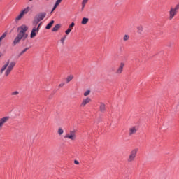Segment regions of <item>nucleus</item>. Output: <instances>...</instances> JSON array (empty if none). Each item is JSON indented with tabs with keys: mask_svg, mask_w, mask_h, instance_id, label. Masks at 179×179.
<instances>
[{
	"mask_svg": "<svg viewBox=\"0 0 179 179\" xmlns=\"http://www.w3.org/2000/svg\"><path fill=\"white\" fill-rule=\"evenodd\" d=\"M88 1L89 0H83L82 5H83V6H86V3H87Z\"/></svg>",
	"mask_w": 179,
	"mask_h": 179,
	"instance_id": "c756f323",
	"label": "nucleus"
},
{
	"mask_svg": "<svg viewBox=\"0 0 179 179\" xmlns=\"http://www.w3.org/2000/svg\"><path fill=\"white\" fill-rule=\"evenodd\" d=\"M124 41H128L129 40V35H124L123 37Z\"/></svg>",
	"mask_w": 179,
	"mask_h": 179,
	"instance_id": "a878e982",
	"label": "nucleus"
},
{
	"mask_svg": "<svg viewBox=\"0 0 179 179\" xmlns=\"http://www.w3.org/2000/svg\"><path fill=\"white\" fill-rule=\"evenodd\" d=\"M138 132V127H131L129 129V136H132V135H135Z\"/></svg>",
	"mask_w": 179,
	"mask_h": 179,
	"instance_id": "1a4fd4ad",
	"label": "nucleus"
},
{
	"mask_svg": "<svg viewBox=\"0 0 179 179\" xmlns=\"http://www.w3.org/2000/svg\"><path fill=\"white\" fill-rule=\"evenodd\" d=\"M8 117H4L0 119V129H2V127H3V125L8 122Z\"/></svg>",
	"mask_w": 179,
	"mask_h": 179,
	"instance_id": "9b49d317",
	"label": "nucleus"
},
{
	"mask_svg": "<svg viewBox=\"0 0 179 179\" xmlns=\"http://www.w3.org/2000/svg\"><path fill=\"white\" fill-rule=\"evenodd\" d=\"M72 79H73V76L70 75V76H67L66 83H69V82H71V80H72Z\"/></svg>",
	"mask_w": 179,
	"mask_h": 179,
	"instance_id": "6ab92c4d",
	"label": "nucleus"
},
{
	"mask_svg": "<svg viewBox=\"0 0 179 179\" xmlns=\"http://www.w3.org/2000/svg\"><path fill=\"white\" fill-rule=\"evenodd\" d=\"M137 33L138 34H143V27L142 25L137 27Z\"/></svg>",
	"mask_w": 179,
	"mask_h": 179,
	"instance_id": "4468645a",
	"label": "nucleus"
},
{
	"mask_svg": "<svg viewBox=\"0 0 179 179\" xmlns=\"http://www.w3.org/2000/svg\"><path fill=\"white\" fill-rule=\"evenodd\" d=\"M99 111H101V113H104V111H106V104L103 103H100Z\"/></svg>",
	"mask_w": 179,
	"mask_h": 179,
	"instance_id": "2eb2a0df",
	"label": "nucleus"
},
{
	"mask_svg": "<svg viewBox=\"0 0 179 179\" xmlns=\"http://www.w3.org/2000/svg\"><path fill=\"white\" fill-rule=\"evenodd\" d=\"M16 66V62H10L8 66L7 69L5 71V76H9L12 71H13V68Z\"/></svg>",
	"mask_w": 179,
	"mask_h": 179,
	"instance_id": "423d86ee",
	"label": "nucleus"
},
{
	"mask_svg": "<svg viewBox=\"0 0 179 179\" xmlns=\"http://www.w3.org/2000/svg\"><path fill=\"white\" fill-rule=\"evenodd\" d=\"M28 50L29 48H24L22 51L20 52V53L19 54V57H22V55H23V54H24V52H26V51H27Z\"/></svg>",
	"mask_w": 179,
	"mask_h": 179,
	"instance_id": "5701e85b",
	"label": "nucleus"
},
{
	"mask_svg": "<svg viewBox=\"0 0 179 179\" xmlns=\"http://www.w3.org/2000/svg\"><path fill=\"white\" fill-rule=\"evenodd\" d=\"M83 9H85V6H83V4H82V10H83Z\"/></svg>",
	"mask_w": 179,
	"mask_h": 179,
	"instance_id": "c9c22d12",
	"label": "nucleus"
},
{
	"mask_svg": "<svg viewBox=\"0 0 179 179\" xmlns=\"http://www.w3.org/2000/svg\"><path fill=\"white\" fill-rule=\"evenodd\" d=\"M8 34V33L4 32L2 36L0 37V40L2 41L3 40V38H5V37H6V35Z\"/></svg>",
	"mask_w": 179,
	"mask_h": 179,
	"instance_id": "393cba45",
	"label": "nucleus"
},
{
	"mask_svg": "<svg viewBox=\"0 0 179 179\" xmlns=\"http://www.w3.org/2000/svg\"><path fill=\"white\" fill-rule=\"evenodd\" d=\"M75 164H79V162L78 160L74 161Z\"/></svg>",
	"mask_w": 179,
	"mask_h": 179,
	"instance_id": "72a5a7b5",
	"label": "nucleus"
},
{
	"mask_svg": "<svg viewBox=\"0 0 179 179\" xmlns=\"http://www.w3.org/2000/svg\"><path fill=\"white\" fill-rule=\"evenodd\" d=\"M90 101H92V99H90V97L83 99L80 105V107H86V105L89 104V103H90Z\"/></svg>",
	"mask_w": 179,
	"mask_h": 179,
	"instance_id": "6e6552de",
	"label": "nucleus"
},
{
	"mask_svg": "<svg viewBox=\"0 0 179 179\" xmlns=\"http://www.w3.org/2000/svg\"><path fill=\"white\" fill-rule=\"evenodd\" d=\"M59 27H61V25L59 24H56L52 29V31H58L59 30Z\"/></svg>",
	"mask_w": 179,
	"mask_h": 179,
	"instance_id": "f3484780",
	"label": "nucleus"
},
{
	"mask_svg": "<svg viewBox=\"0 0 179 179\" xmlns=\"http://www.w3.org/2000/svg\"><path fill=\"white\" fill-rule=\"evenodd\" d=\"M64 85H65L64 83H60V84L59 85V87H64Z\"/></svg>",
	"mask_w": 179,
	"mask_h": 179,
	"instance_id": "473e14b6",
	"label": "nucleus"
},
{
	"mask_svg": "<svg viewBox=\"0 0 179 179\" xmlns=\"http://www.w3.org/2000/svg\"><path fill=\"white\" fill-rule=\"evenodd\" d=\"M20 92L19 91H13L11 92V96H19Z\"/></svg>",
	"mask_w": 179,
	"mask_h": 179,
	"instance_id": "b1692460",
	"label": "nucleus"
},
{
	"mask_svg": "<svg viewBox=\"0 0 179 179\" xmlns=\"http://www.w3.org/2000/svg\"><path fill=\"white\" fill-rule=\"evenodd\" d=\"M138 148H134L130 152L127 158L128 163H132L134 162L135 159H136V155H138Z\"/></svg>",
	"mask_w": 179,
	"mask_h": 179,
	"instance_id": "7ed1b4c3",
	"label": "nucleus"
},
{
	"mask_svg": "<svg viewBox=\"0 0 179 179\" xmlns=\"http://www.w3.org/2000/svg\"><path fill=\"white\" fill-rule=\"evenodd\" d=\"M73 27H75V23L74 22H72L69 27V29H70V30H72V29H73Z\"/></svg>",
	"mask_w": 179,
	"mask_h": 179,
	"instance_id": "c85d7f7f",
	"label": "nucleus"
},
{
	"mask_svg": "<svg viewBox=\"0 0 179 179\" xmlns=\"http://www.w3.org/2000/svg\"><path fill=\"white\" fill-rule=\"evenodd\" d=\"M29 1H33V0H29Z\"/></svg>",
	"mask_w": 179,
	"mask_h": 179,
	"instance_id": "e433bc0d",
	"label": "nucleus"
},
{
	"mask_svg": "<svg viewBox=\"0 0 179 179\" xmlns=\"http://www.w3.org/2000/svg\"><path fill=\"white\" fill-rule=\"evenodd\" d=\"M27 30H29V27L26 24H22L17 27V36L13 41V45H17L20 41H24L27 37H29V34H27Z\"/></svg>",
	"mask_w": 179,
	"mask_h": 179,
	"instance_id": "f257e3e1",
	"label": "nucleus"
},
{
	"mask_svg": "<svg viewBox=\"0 0 179 179\" xmlns=\"http://www.w3.org/2000/svg\"><path fill=\"white\" fill-rule=\"evenodd\" d=\"M173 10L178 13L179 4H177L174 8H171Z\"/></svg>",
	"mask_w": 179,
	"mask_h": 179,
	"instance_id": "aec40b11",
	"label": "nucleus"
},
{
	"mask_svg": "<svg viewBox=\"0 0 179 179\" xmlns=\"http://www.w3.org/2000/svg\"><path fill=\"white\" fill-rule=\"evenodd\" d=\"M89 94H90V90H87L86 92H84V96L85 97H87V96H89Z\"/></svg>",
	"mask_w": 179,
	"mask_h": 179,
	"instance_id": "bb28decb",
	"label": "nucleus"
},
{
	"mask_svg": "<svg viewBox=\"0 0 179 179\" xmlns=\"http://www.w3.org/2000/svg\"><path fill=\"white\" fill-rule=\"evenodd\" d=\"M58 135L61 136L64 134V129L62 128L59 127L57 130Z\"/></svg>",
	"mask_w": 179,
	"mask_h": 179,
	"instance_id": "4be33fe9",
	"label": "nucleus"
},
{
	"mask_svg": "<svg viewBox=\"0 0 179 179\" xmlns=\"http://www.w3.org/2000/svg\"><path fill=\"white\" fill-rule=\"evenodd\" d=\"M71 31H72V30L69 28H68V29L65 31L66 34H69V33H71Z\"/></svg>",
	"mask_w": 179,
	"mask_h": 179,
	"instance_id": "7c9ffc66",
	"label": "nucleus"
},
{
	"mask_svg": "<svg viewBox=\"0 0 179 179\" xmlns=\"http://www.w3.org/2000/svg\"><path fill=\"white\" fill-rule=\"evenodd\" d=\"M124 66H125V63L121 62L115 71V74L121 75L124 72Z\"/></svg>",
	"mask_w": 179,
	"mask_h": 179,
	"instance_id": "0eeeda50",
	"label": "nucleus"
},
{
	"mask_svg": "<svg viewBox=\"0 0 179 179\" xmlns=\"http://www.w3.org/2000/svg\"><path fill=\"white\" fill-rule=\"evenodd\" d=\"M41 23H43V22H41V23L38 25V27H36V29H37V31H39V30H40V27H41Z\"/></svg>",
	"mask_w": 179,
	"mask_h": 179,
	"instance_id": "2f4dec72",
	"label": "nucleus"
},
{
	"mask_svg": "<svg viewBox=\"0 0 179 179\" xmlns=\"http://www.w3.org/2000/svg\"><path fill=\"white\" fill-rule=\"evenodd\" d=\"M10 60H8L6 64L1 67L0 73L2 75L3 73V71L6 70V68H8V65H9Z\"/></svg>",
	"mask_w": 179,
	"mask_h": 179,
	"instance_id": "ddd939ff",
	"label": "nucleus"
},
{
	"mask_svg": "<svg viewBox=\"0 0 179 179\" xmlns=\"http://www.w3.org/2000/svg\"><path fill=\"white\" fill-rule=\"evenodd\" d=\"M38 29H36V27H34L30 34V38H34V37H36V36H37V33H38V31H37Z\"/></svg>",
	"mask_w": 179,
	"mask_h": 179,
	"instance_id": "f8f14e48",
	"label": "nucleus"
},
{
	"mask_svg": "<svg viewBox=\"0 0 179 179\" xmlns=\"http://www.w3.org/2000/svg\"><path fill=\"white\" fill-rule=\"evenodd\" d=\"M29 12H30V7H27L24 10H21V12L20 13V15L15 17V20L16 23H17L19 20H22L24 15H27Z\"/></svg>",
	"mask_w": 179,
	"mask_h": 179,
	"instance_id": "39448f33",
	"label": "nucleus"
},
{
	"mask_svg": "<svg viewBox=\"0 0 179 179\" xmlns=\"http://www.w3.org/2000/svg\"><path fill=\"white\" fill-rule=\"evenodd\" d=\"M176 16H177V12L173 10V8H170L169 20H173Z\"/></svg>",
	"mask_w": 179,
	"mask_h": 179,
	"instance_id": "9d476101",
	"label": "nucleus"
},
{
	"mask_svg": "<svg viewBox=\"0 0 179 179\" xmlns=\"http://www.w3.org/2000/svg\"><path fill=\"white\" fill-rule=\"evenodd\" d=\"M89 23V18L83 17L81 21V24H87Z\"/></svg>",
	"mask_w": 179,
	"mask_h": 179,
	"instance_id": "a211bd4d",
	"label": "nucleus"
},
{
	"mask_svg": "<svg viewBox=\"0 0 179 179\" xmlns=\"http://www.w3.org/2000/svg\"><path fill=\"white\" fill-rule=\"evenodd\" d=\"M64 139H69V141H74L76 138V130H70L64 136Z\"/></svg>",
	"mask_w": 179,
	"mask_h": 179,
	"instance_id": "20e7f679",
	"label": "nucleus"
},
{
	"mask_svg": "<svg viewBox=\"0 0 179 179\" xmlns=\"http://www.w3.org/2000/svg\"><path fill=\"white\" fill-rule=\"evenodd\" d=\"M65 40H66V36H64L63 38H61L60 41L62 44H64V43H65Z\"/></svg>",
	"mask_w": 179,
	"mask_h": 179,
	"instance_id": "cd10ccee",
	"label": "nucleus"
},
{
	"mask_svg": "<svg viewBox=\"0 0 179 179\" xmlns=\"http://www.w3.org/2000/svg\"><path fill=\"white\" fill-rule=\"evenodd\" d=\"M59 3H59V2H58V1H56V2H55V6H54V7H53V8H52V11H51V13H52V12H53L55 9H57V7L59 5Z\"/></svg>",
	"mask_w": 179,
	"mask_h": 179,
	"instance_id": "412c9836",
	"label": "nucleus"
},
{
	"mask_svg": "<svg viewBox=\"0 0 179 179\" xmlns=\"http://www.w3.org/2000/svg\"><path fill=\"white\" fill-rule=\"evenodd\" d=\"M47 16V13L43 12V13H40L39 14L36 15L34 17V26H37L41 20H43V19Z\"/></svg>",
	"mask_w": 179,
	"mask_h": 179,
	"instance_id": "f03ea898",
	"label": "nucleus"
},
{
	"mask_svg": "<svg viewBox=\"0 0 179 179\" xmlns=\"http://www.w3.org/2000/svg\"><path fill=\"white\" fill-rule=\"evenodd\" d=\"M52 24H54V20L50 21V23L46 25L45 27L46 30H50V29L52 27Z\"/></svg>",
	"mask_w": 179,
	"mask_h": 179,
	"instance_id": "dca6fc26",
	"label": "nucleus"
},
{
	"mask_svg": "<svg viewBox=\"0 0 179 179\" xmlns=\"http://www.w3.org/2000/svg\"><path fill=\"white\" fill-rule=\"evenodd\" d=\"M57 2H59V3H61L62 2V0H57Z\"/></svg>",
	"mask_w": 179,
	"mask_h": 179,
	"instance_id": "f704fd0d",
	"label": "nucleus"
}]
</instances>
